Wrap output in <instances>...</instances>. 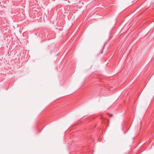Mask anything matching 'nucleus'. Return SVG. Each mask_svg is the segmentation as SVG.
<instances>
[{
    "label": "nucleus",
    "instance_id": "obj_1",
    "mask_svg": "<svg viewBox=\"0 0 154 154\" xmlns=\"http://www.w3.org/2000/svg\"><path fill=\"white\" fill-rule=\"evenodd\" d=\"M105 45V44H104V45L103 46V49H104V45Z\"/></svg>",
    "mask_w": 154,
    "mask_h": 154
},
{
    "label": "nucleus",
    "instance_id": "obj_2",
    "mask_svg": "<svg viewBox=\"0 0 154 154\" xmlns=\"http://www.w3.org/2000/svg\"><path fill=\"white\" fill-rule=\"evenodd\" d=\"M110 116H112V115H110Z\"/></svg>",
    "mask_w": 154,
    "mask_h": 154
},
{
    "label": "nucleus",
    "instance_id": "obj_3",
    "mask_svg": "<svg viewBox=\"0 0 154 154\" xmlns=\"http://www.w3.org/2000/svg\"><path fill=\"white\" fill-rule=\"evenodd\" d=\"M102 51H103V50L102 51H101V53H102Z\"/></svg>",
    "mask_w": 154,
    "mask_h": 154
}]
</instances>
